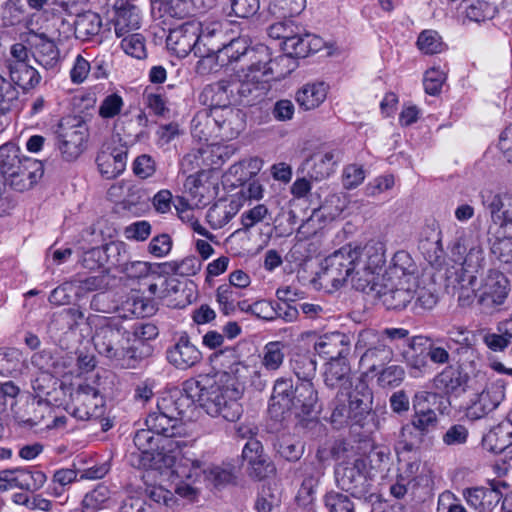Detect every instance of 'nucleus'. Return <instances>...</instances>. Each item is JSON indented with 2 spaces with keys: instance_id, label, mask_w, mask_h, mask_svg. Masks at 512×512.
Listing matches in <instances>:
<instances>
[{
  "instance_id": "f257e3e1",
  "label": "nucleus",
  "mask_w": 512,
  "mask_h": 512,
  "mask_svg": "<svg viewBox=\"0 0 512 512\" xmlns=\"http://www.w3.org/2000/svg\"><path fill=\"white\" fill-rule=\"evenodd\" d=\"M166 393L157 401L156 410L150 412L145 420V425L151 428L157 436H161L162 442L167 443V452L174 453L181 451L187 446L183 439L185 427L182 423V416L185 414L183 407L186 406V399L177 402Z\"/></svg>"
},
{
  "instance_id": "f03ea898",
  "label": "nucleus",
  "mask_w": 512,
  "mask_h": 512,
  "mask_svg": "<svg viewBox=\"0 0 512 512\" xmlns=\"http://www.w3.org/2000/svg\"><path fill=\"white\" fill-rule=\"evenodd\" d=\"M288 60L287 56H278L274 60L271 59L269 64L248 66L242 78L230 82L234 104L253 106L260 102L269 90L270 79H278L292 71L278 70V67L285 65Z\"/></svg>"
},
{
  "instance_id": "7ed1b4c3",
  "label": "nucleus",
  "mask_w": 512,
  "mask_h": 512,
  "mask_svg": "<svg viewBox=\"0 0 512 512\" xmlns=\"http://www.w3.org/2000/svg\"><path fill=\"white\" fill-rule=\"evenodd\" d=\"M331 409L330 421L335 428L363 426L373 409V392L364 380L357 378L351 391L337 392Z\"/></svg>"
},
{
  "instance_id": "20e7f679",
  "label": "nucleus",
  "mask_w": 512,
  "mask_h": 512,
  "mask_svg": "<svg viewBox=\"0 0 512 512\" xmlns=\"http://www.w3.org/2000/svg\"><path fill=\"white\" fill-rule=\"evenodd\" d=\"M86 322L94 328L92 341L100 355L110 361L124 355V345L129 344L131 331L125 326L123 318L89 315Z\"/></svg>"
},
{
  "instance_id": "39448f33",
  "label": "nucleus",
  "mask_w": 512,
  "mask_h": 512,
  "mask_svg": "<svg viewBox=\"0 0 512 512\" xmlns=\"http://www.w3.org/2000/svg\"><path fill=\"white\" fill-rule=\"evenodd\" d=\"M456 365H447L441 372L437 373L432 386L437 397L440 395L458 398L468 390H477L488 381L486 372L478 369L477 361L470 364L471 371H466L462 358H458Z\"/></svg>"
},
{
  "instance_id": "423d86ee",
  "label": "nucleus",
  "mask_w": 512,
  "mask_h": 512,
  "mask_svg": "<svg viewBox=\"0 0 512 512\" xmlns=\"http://www.w3.org/2000/svg\"><path fill=\"white\" fill-rule=\"evenodd\" d=\"M360 260L359 249L351 244L345 245L328 255L321 263L319 278L327 285L339 289L353 275L360 274L358 262Z\"/></svg>"
},
{
  "instance_id": "0eeeda50",
  "label": "nucleus",
  "mask_w": 512,
  "mask_h": 512,
  "mask_svg": "<svg viewBox=\"0 0 512 512\" xmlns=\"http://www.w3.org/2000/svg\"><path fill=\"white\" fill-rule=\"evenodd\" d=\"M365 470V461L360 457L339 463L335 468L337 486L355 498L371 501L374 496L371 492L372 483Z\"/></svg>"
},
{
  "instance_id": "6e6552de",
  "label": "nucleus",
  "mask_w": 512,
  "mask_h": 512,
  "mask_svg": "<svg viewBox=\"0 0 512 512\" xmlns=\"http://www.w3.org/2000/svg\"><path fill=\"white\" fill-rule=\"evenodd\" d=\"M203 121L206 126L214 125L218 129L219 136L225 139L236 138L246 125L245 114L233 106L204 109L198 112L193 119L196 131Z\"/></svg>"
},
{
  "instance_id": "1a4fd4ad",
  "label": "nucleus",
  "mask_w": 512,
  "mask_h": 512,
  "mask_svg": "<svg viewBox=\"0 0 512 512\" xmlns=\"http://www.w3.org/2000/svg\"><path fill=\"white\" fill-rule=\"evenodd\" d=\"M155 432L151 428L138 430L133 438L136 451L131 452L128 461L131 466L138 469H153L162 461L167 443L162 439L155 437Z\"/></svg>"
},
{
  "instance_id": "9d476101",
  "label": "nucleus",
  "mask_w": 512,
  "mask_h": 512,
  "mask_svg": "<svg viewBox=\"0 0 512 512\" xmlns=\"http://www.w3.org/2000/svg\"><path fill=\"white\" fill-rule=\"evenodd\" d=\"M510 292L506 275L496 269H489L478 286V307L486 314L501 310Z\"/></svg>"
},
{
  "instance_id": "9b49d317",
  "label": "nucleus",
  "mask_w": 512,
  "mask_h": 512,
  "mask_svg": "<svg viewBox=\"0 0 512 512\" xmlns=\"http://www.w3.org/2000/svg\"><path fill=\"white\" fill-rule=\"evenodd\" d=\"M57 147L65 161L76 160L84 151L88 127L80 117L63 118L56 130Z\"/></svg>"
},
{
  "instance_id": "f8f14e48",
  "label": "nucleus",
  "mask_w": 512,
  "mask_h": 512,
  "mask_svg": "<svg viewBox=\"0 0 512 512\" xmlns=\"http://www.w3.org/2000/svg\"><path fill=\"white\" fill-rule=\"evenodd\" d=\"M242 391L235 387L212 385L210 395L205 399L203 409L212 417H222L229 422L237 421L243 413L239 399Z\"/></svg>"
},
{
  "instance_id": "ddd939ff",
  "label": "nucleus",
  "mask_w": 512,
  "mask_h": 512,
  "mask_svg": "<svg viewBox=\"0 0 512 512\" xmlns=\"http://www.w3.org/2000/svg\"><path fill=\"white\" fill-rule=\"evenodd\" d=\"M215 56L218 65L221 67L228 66L245 57L250 61L248 66L269 64L271 62L267 46L250 47L245 37H227L224 45L220 47Z\"/></svg>"
},
{
  "instance_id": "4468645a",
  "label": "nucleus",
  "mask_w": 512,
  "mask_h": 512,
  "mask_svg": "<svg viewBox=\"0 0 512 512\" xmlns=\"http://www.w3.org/2000/svg\"><path fill=\"white\" fill-rule=\"evenodd\" d=\"M68 410L78 420H97L104 415V399L97 388L89 384H80L71 393Z\"/></svg>"
},
{
  "instance_id": "2eb2a0df",
  "label": "nucleus",
  "mask_w": 512,
  "mask_h": 512,
  "mask_svg": "<svg viewBox=\"0 0 512 512\" xmlns=\"http://www.w3.org/2000/svg\"><path fill=\"white\" fill-rule=\"evenodd\" d=\"M445 288L447 293L457 297L460 307L478 305L477 277L465 267H453L446 272Z\"/></svg>"
},
{
  "instance_id": "dca6fc26",
  "label": "nucleus",
  "mask_w": 512,
  "mask_h": 512,
  "mask_svg": "<svg viewBox=\"0 0 512 512\" xmlns=\"http://www.w3.org/2000/svg\"><path fill=\"white\" fill-rule=\"evenodd\" d=\"M480 388L466 407L465 414L470 420H479L494 411L504 400L506 382L504 379H497L490 385L487 382Z\"/></svg>"
},
{
  "instance_id": "f3484780",
  "label": "nucleus",
  "mask_w": 512,
  "mask_h": 512,
  "mask_svg": "<svg viewBox=\"0 0 512 512\" xmlns=\"http://www.w3.org/2000/svg\"><path fill=\"white\" fill-rule=\"evenodd\" d=\"M201 33V22L197 20L186 21L174 28L169 29L166 38L168 49L178 57L184 58L193 52L196 56V46Z\"/></svg>"
},
{
  "instance_id": "a211bd4d",
  "label": "nucleus",
  "mask_w": 512,
  "mask_h": 512,
  "mask_svg": "<svg viewBox=\"0 0 512 512\" xmlns=\"http://www.w3.org/2000/svg\"><path fill=\"white\" fill-rule=\"evenodd\" d=\"M436 399V393L420 391L414 395L412 400L414 413L410 421L427 440L430 438V434L436 431L439 424L436 412L430 407V403L435 402Z\"/></svg>"
},
{
  "instance_id": "6ab92c4d",
  "label": "nucleus",
  "mask_w": 512,
  "mask_h": 512,
  "mask_svg": "<svg viewBox=\"0 0 512 512\" xmlns=\"http://www.w3.org/2000/svg\"><path fill=\"white\" fill-rule=\"evenodd\" d=\"M482 205L489 210L492 222L504 233H512V195L494 193L490 190L480 192Z\"/></svg>"
},
{
  "instance_id": "aec40b11",
  "label": "nucleus",
  "mask_w": 512,
  "mask_h": 512,
  "mask_svg": "<svg viewBox=\"0 0 512 512\" xmlns=\"http://www.w3.org/2000/svg\"><path fill=\"white\" fill-rule=\"evenodd\" d=\"M377 289L376 297L388 310L401 311L415 298L416 292L410 283L385 280Z\"/></svg>"
},
{
  "instance_id": "412c9836",
  "label": "nucleus",
  "mask_w": 512,
  "mask_h": 512,
  "mask_svg": "<svg viewBox=\"0 0 512 512\" xmlns=\"http://www.w3.org/2000/svg\"><path fill=\"white\" fill-rule=\"evenodd\" d=\"M215 384L208 376L200 375L197 378H190L184 381L182 389L176 388L166 394L172 399L177 398V402H180L181 399H186L188 403L183 407V411L186 413L195 402L199 403L203 408L205 399L209 397L212 385Z\"/></svg>"
},
{
  "instance_id": "4be33fe9",
  "label": "nucleus",
  "mask_w": 512,
  "mask_h": 512,
  "mask_svg": "<svg viewBox=\"0 0 512 512\" xmlns=\"http://www.w3.org/2000/svg\"><path fill=\"white\" fill-rule=\"evenodd\" d=\"M242 458L247 462L248 475L253 479L262 480L275 472L274 464L257 439L247 441L242 450Z\"/></svg>"
},
{
  "instance_id": "5701e85b",
  "label": "nucleus",
  "mask_w": 512,
  "mask_h": 512,
  "mask_svg": "<svg viewBox=\"0 0 512 512\" xmlns=\"http://www.w3.org/2000/svg\"><path fill=\"white\" fill-rule=\"evenodd\" d=\"M166 358L175 368L187 370L202 360V353L191 342L189 335L186 332H182L174 345L167 349Z\"/></svg>"
},
{
  "instance_id": "b1692460",
  "label": "nucleus",
  "mask_w": 512,
  "mask_h": 512,
  "mask_svg": "<svg viewBox=\"0 0 512 512\" xmlns=\"http://www.w3.org/2000/svg\"><path fill=\"white\" fill-rule=\"evenodd\" d=\"M228 30L221 22H201V33L196 46V57L207 58L215 55L227 40Z\"/></svg>"
},
{
  "instance_id": "393cba45",
  "label": "nucleus",
  "mask_w": 512,
  "mask_h": 512,
  "mask_svg": "<svg viewBox=\"0 0 512 512\" xmlns=\"http://www.w3.org/2000/svg\"><path fill=\"white\" fill-rule=\"evenodd\" d=\"M430 339L425 336H414L408 340V345L401 352L410 374L417 377L429 368L427 344Z\"/></svg>"
},
{
  "instance_id": "a878e982",
  "label": "nucleus",
  "mask_w": 512,
  "mask_h": 512,
  "mask_svg": "<svg viewBox=\"0 0 512 512\" xmlns=\"http://www.w3.org/2000/svg\"><path fill=\"white\" fill-rule=\"evenodd\" d=\"M323 378L328 388L338 389V392L351 391L356 383V380L353 381L351 366L347 358L328 361L325 364Z\"/></svg>"
},
{
  "instance_id": "bb28decb",
  "label": "nucleus",
  "mask_w": 512,
  "mask_h": 512,
  "mask_svg": "<svg viewBox=\"0 0 512 512\" xmlns=\"http://www.w3.org/2000/svg\"><path fill=\"white\" fill-rule=\"evenodd\" d=\"M111 23L114 26L116 36L119 38L134 33L141 26L140 10L129 2L121 1L119 3L117 1L114 5Z\"/></svg>"
},
{
  "instance_id": "cd10ccee",
  "label": "nucleus",
  "mask_w": 512,
  "mask_h": 512,
  "mask_svg": "<svg viewBox=\"0 0 512 512\" xmlns=\"http://www.w3.org/2000/svg\"><path fill=\"white\" fill-rule=\"evenodd\" d=\"M443 342L446 347L452 351L453 358H462L466 356L469 364H474L479 361V358L473 348L470 338V332L466 327L453 326L447 331L446 340H437Z\"/></svg>"
},
{
  "instance_id": "c85d7f7f",
  "label": "nucleus",
  "mask_w": 512,
  "mask_h": 512,
  "mask_svg": "<svg viewBox=\"0 0 512 512\" xmlns=\"http://www.w3.org/2000/svg\"><path fill=\"white\" fill-rule=\"evenodd\" d=\"M16 173L10 175L7 184L16 191H24L33 187L43 176L44 169L41 161L23 158Z\"/></svg>"
},
{
  "instance_id": "c756f323",
  "label": "nucleus",
  "mask_w": 512,
  "mask_h": 512,
  "mask_svg": "<svg viewBox=\"0 0 512 512\" xmlns=\"http://www.w3.org/2000/svg\"><path fill=\"white\" fill-rule=\"evenodd\" d=\"M285 27L282 23L274 24L270 27V36L283 39L285 54L290 62L292 58H305L309 55L311 48L310 34L288 35L284 33Z\"/></svg>"
},
{
  "instance_id": "7c9ffc66",
  "label": "nucleus",
  "mask_w": 512,
  "mask_h": 512,
  "mask_svg": "<svg viewBox=\"0 0 512 512\" xmlns=\"http://www.w3.org/2000/svg\"><path fill=\"white\" fill-rule=\"evenodd\" d=\"M314 350L318 355L329 358V361L344 359L350 353V339L341 332L325 334L314 343Z\"/></svg>"
},
{
  "instance_id": "2f4dec72",
  "label": "nucleus",
  "mask_w": 512,
  "mask_h": 512,
  "mask_svg": "<svg viewBox=\"0 0 512 512\" xmlns=\"http://www.w3.org/2000/svg\"><path fill=\"white\" fill-rule=\"evenodd\" d=\"M295 383L291 378H279L275 381L270 399L269 411L276 417L285 412L295 411Z\"/></svg>"
},
{
  "instance_id": "473e14b6",
  "label": "nucleus",
  "mask_w": 512,
  "mask_h": 512,
  "mask_svg": "<svg viewBox=\"0 0 512 512\" xmlns=\"http://www.w3.org/2000/svg\"><path fill=\"white\" fill-rule=\"evenodd\" d=\"M467 505L478 512H491L500 501V492L487 487H469L462 490Z\"/></svg>"
},
{
  "instance_id": "72a5a7b5",
  "label": "nucleus",
  "mask_w": 512,
  "mask_h": 512,
  "mask_svg": "<svg viewBox=\"0 0 512 512\" xmlns=\"http://www.w3.org/2000/svg\"><path fill=\"white\" fill-rule=\"evenodd\" d=\"M338 161L339 152L337 151L317 153L305 161L303 169L307 170L310 179L321 181L333 173L334 166Z\"/></svg>"
},
{
  "instance_id": "f704fd0d",
  "label": "nucleus",
  "mask_w": 512,
  "mask_h": 512,
  "mask_svg": "<svg viewBox=\"0 0 512 512\" xmlns=\"http://www.w3.org/2000/svg\"><path fill=\"white\" fill-rule=\"evenodd\" d=\"M417 272L418 267L411 255L407 251L400 250L394 254L383 279L410 283V279L414 278Z\"/></svg>"
},
{
  "instance_id": "c9c22d12",
  "label": "nucleus",
  "mask_w": 512,
  "mask_h": 512,
  "mask_svg": "<svg viewBox=\"0 0 512 512\" xmlns=\"http://www.w3.org/2000/svg\"><path fill=\"white\" fill-rule=\"evenodd\" d=\"M200 99L203 104L209 107L208 109L226 108L235 105L231 94L230 81L226 80L207 85L200 94Z\"/></svg>"
},
{
  "instance_id": "e433bc0d",
  "label": "nucleus",
  "mask_w": 512,
  "mask_h": 512,
  "mask_svg": "<svg viewBox=\"0 0 512 512\" xmlns=\"http://www.w3.org/2000/svg\"><path fill=\"white\" fill-rule=\"evenodd\" d=\"M127 149L115 148L112 152L101 151L96 157L99 172L106 179L119 176L126 167Z\"/></svg>"
},
{
  "instance_id": "4c0bfd02",
  "label": "nucleus",
  "mask_w": 512,
  "mask_h": 512,
  "mask_svg": "<svg viewBox=\"0 0 512 512\" xmlns=\"http://www.w3.org/2000/svg\"><path fill=\"white\" fill-rule=\"evenodd\" d=\"M295 414L309 416L317 409L318 393L312 381H297L294 387Z\"/></svg>"
},
{
  "instance_id": "58836bf2",
  "label": "nucleus",
  "mask_w": 512,
  "mask_h": 512,
  "mask_svg": "<svg viewBox=\"0 0 512 512\" xmlns=\"http://www.w3.org/2000/svg\"><path fill=\"white\" fill-rule=\"evenodd\" d=\"M393 350L389 347L385 340L376 347L364 351L360 356V365L367 368L368 373H374L385 367L393 360Z\"/></svg>"
},
{
  "instance_id": "ea45409f",
  "label": "nucleus",
  "mask_w": 512,
  "mask_h": 512,
  "mask_svg": "<svg viewBox=\"0 0 512 512\" xmlns=\"http://www.w3.org/2000/svg\"><path fill=\"white\" fill-rule=\"evenodd\" d=\"M360 260L358 268L369 270L377 275L386 263L385 248L382 243L367 244L363 248L358 247Z\"/></svg>"
},
{
  "instance_id": "a19ab883",
  "label": "nucleus",
  "mask_w": 512,
  "mask_h": 512,
  "mask_svg": "<svg viewBox=\"0 0 512 512\" xmlns=\"http://www.w3.org/2000/svg\"><path fill=\"white\" fill-rule=\"evenodd\" d=\"M23 158L20 156V149L15 144L8 142L0 146V182L2 183L1 192L5 191L7 179L19 169V164Z\"/></svg>"
},
{
  "instance_id": "79ce46f5",
  "label": "nucleus",
  "mask_w": 512,
  "mask_h": 512,
  "mask_svg": "<svg viewBox=\"0 0 512 512\" xmlns=\"http://www.w3.org/2000/svg\"><path fill=\"white\" fill-rule=\"evenodd\" d=\"M239 209L240 203L237 200H219L208 209L206 219L213 229H220L238 213Z\"/></svg>"
},
{
  "instance_id": "37998d69",
  "label": "nucleus",
  "mask_w": 512,
  "mask_h": 512,
  "mask_svg": "<svg viewBox=\"0 0 512 512\" xmlns=\"http://www.w3.org/2000/svg\"><path fill=\"white\" fill-rule=\"evenodd\" d=\"M451 255L454 262L461 264L460 267H471L483 260V249L480 245L468 247L465 238L458 237L451 247Z\"/></svg>"
},
{
  "instance_id": "c03bdc74",
  "label": "nucleus",
  "mask_w": 512,
  "mask_h": 512,
  "mask_svg": "<svg viewBox=\"0 0 512 512\" xmlns=\"http://www.w3.org/2000/svg\"><path fill=\"white\" fill-rule=\"evenodd\" d=\"M10 81L23 89L33 88L40 82L38 71L26 61H13L9 64Z\"/></svg>"
},
{
  "instance_id": "a18cd8bd",
  "label": "nucleus",
  "mask_w": 512,
  "mask_h": 512,
  "mask_svg": "<svg viewBox=\"0 0 512 512\" xmlns=\"http://www.w3.org/2000/svg\"><path fill=\"white\" fill-rule=\"evenodd\" d=\"M427 439L411 423L404 424L399 432L398 440L395 444V451L398 457L403 453L416 452Z\"/></svg>"
},
{
  "instance_id": "49530a36",
  "label": "nucleus",
  "mask_w": 512,
  "mask_h": 512,
  "mask_svg": "<svg viewBox=\"0 0 512 512\" xmlns=\"http://www.w3.org/2000/svg\"><path fill=\"white\" fill-rule=\"evenodd\" d=\"M327 96V86L323 82L308 83L296 93V101L304 110H312L320 106Z\"/></svg>"
},
{
  "instance_id": "de8ad7c7",
  "label": "nucleus",
  "mask_w": 512,
  "mask_h": 512,
  "mask_svg": "<svg viewBox=\"0 0 512 512\" xmlns=\"http://www.w3.org/2000/svg\"><path fill=\"white\" fill-rule=\"evenodd\" d=\"M115 504L116 501L110 489L103 484H99L84 496L82 509L84 512H97L113 507Z\"/></svg>"
},
{
  "instance_id": "09e8293b",
  "label": "nucleus",
  "mask_w": 512,
  "mask_h": 512,
  "mask_svg": "<svg viewBox=\"0 0 512 512\" xmlns=\"http://www.w3.org/2000/svg\"><path fill=\"white\" fill-rule=\"evenodd\" d=\"M74 26L76 38L87 41L99 34L102 27V19L99 14L86 11L76 16Z\"/></svg>"
},
{
  "instance_id": "8fccbe9b",
  "label": "nucleus",
  "mask_w": 512,
  "mask_h": 512,
  "mask_svg": "<svg viewBox=\"0 0 512 512\" xmlns=\"http://www.w3.org/2000/svg\"><path fill=\"white\" fill-rule=\"evenodd\" d=\"M33 56L37 63L46 69L55 67L59 62V50L56 44L45 35L37 38L34 44Z\"/></svg>"
},
{
  "instance_id": "3c124183",
  "label": "nucleus",
  "mask_w": 512,
  "mask_h": 512,
  "mask_svg": "<svg viewBox=\"0 0 512 512\" xmlns=\"http://www.w3.org/2000/svg\"><path fill=\"white\" fill-rule=\"evenodd\" d=\"M304 479L299 488L297 497L303 501L311 502L315 489L323 476V470L314 462L304 464Z\"/></svg>"
},
{
  "instance_id": "603ef678",
  "label": "nucleus",
  "mask_w": 512,
  "mask_h": 512,
  "mask_svg": "<svg viewBox=\"0 0 512 512\" xmlns=\"http://www.w3.org/2000/svg\"><path fill=\"white\" fill-rule=\"evenodd\" d=\"M20 92L18 88L0 74V111L11 113L20 109Z\"/></svg>"
},
{
  "instance_id": "864d4df0",
  "label": "nucleus",
  "mask_w": 512,
  "mask_h": 512,
  "mask_svg": "<svg viewBox=\"0 0 512 512\" xmlns=\"http://www.w3.org/2000/svg\"><path fill=\"white\" fill-rule=\"evenodd\" d=\"M419 249L431 266L439 267L445 260L440 232H433L431 238L421 239Z\"/></svg>"
},
{
  "instance_id": "5fc2aeb1",
  "label": "nucleus",
  "mask_w": 512,
  "mask_h": 512,
  "mask_svg": "<svg viewBox=\"0 0 512 512\" xmlns=\"http://www.w3.org/2000/svg\"><path fill=\"white\" fill-rule=\"evenodd\" d=\"M297 381H312L316 375V361L309 354L297 353L290 360Z\"/></svg>"
},
{
  "instance_id": "6e6d98bb",
  "label": "nucleus",
  "mask_w": 512,
  "mask_h": 512,
  "mask_svg": "<svg viewBox=\"0 0 512 512\" xmlns=\"http://www.w3.org/2000/svg\"><path fill=\"white\" fill-rule=\"evenodd\" d=\"M465 12L468 19L475 22H482L492 19L497 9L485 0H463Z\"/></svg>"
},
{
  "instance_id": "4d7b16f0",
  "label": "nucleus",
  "mask_w": 512,
  "mask_h": 512,
  "mask_svg": "<svg viewBox=\"0 0 512 512\" xmlns=\"http://www.w3.org/2000/svg\"><path fill=\"white\" fill-rule=\"evenodd\" d=\"M216 301L220 310L224 315H231L236 310V303L239 300L241 293L239 289L224 283L216 289Z\"/></svg>"
},
{
  "instance_id": "13d9d810",
  "label": "nucleus",
  "mask_w": 512,
  "mask_h": 512,
  "mask_svg": "<svg viewBox=\"0 0 512 512\" xmlns=\"http://www.w3.org/2000/svg\"><path fill=\"white\" fill-rule=\"evenodd\" d=\"M287 345L281 341L268 342L263 348V366L270 371L278 370L284 361Z\"/></svg>"
},
{
  "instance_id": "bf43d9fd",
  "label": "nucleus",
  "mask_w": 512,
  "mask_h": 512,
  "mask_svg": "<svg viewBox=\"0 0 512 512\" xmlns=\"http://www.w3.org/2000/svg\"><path fill=\"white\" fill-rule=\"evenodd\" d=\"M17 470L19 489L34 492L42 488L47 480L46 474L36 468H17Z\"/></svg>"
},
{
  "instance_id": "052dcab7",
  "label": "nucleus",
  "mask_w": 512,
  "mask_h": 512,
  "mask_svg": "<svg viewBox=\"0 0 512 512\" xmlns=\"http://www.w3.org/2000/svg\"><path fill=\"white\" fill-rule=\"evenodd\" d=\"M418 49L427 55L441 53L445 50L446 45L440 34L435 30H423L417 38Z\"/></svg>"
},
{
  "instance_id": "680f3d73",
  "label": "nucleus",
  "mask_w": 512,
  "mask_h": 512,
  "mask_svg": "<svg viewBox=\"0 0 512 512\" xmlns=\"http://www.w3.org/2000/svg\"><path fill=\"white\" fill-rule=\"evenodd\" d=\"M49 411L50 408L47 403H43L41 400H33L30 404L27 405L26 412L30 414L34 413L33 416H25V415H17L16 421L21 427L25 428H34L43 424L44 422V412Z\"/></svg>"
},
{
  "instance_id": "e2e57ef3",
  "label": "nucleus",
  "mask_w": 512,
  "mask_h": 512,
  "mask_svg": "<svg viewBox=\"0 0 512 512\" xmlns=\"http://www.w3.org/2000/svg\"><path fill=\"white\" fill-rule=\"evenodd\" d=\"M491 254L500 263L505 265L512 264V233L502 232V236L496 237L491 243Z\"/></svg>"
},
{
  "instance_id": "0e129e2a",
  "label": "nucleus",
  "mask_w": 512,
  "mask_h": 512,
  "mask_svg": "<svg viewBox=\"0 0 512 512\" xmlns=\"http://www.w3.org/2000/svg\"><path fill=\"white\" fill-rule=\"evenodd\" d=\"M377 384L382 388H394L399 386L405 377L403 367L390 365L377 371Z\"/></svg>"
},
{
  "instance_id": "69168bd1",
  "label": "nucleus",
  "mask_w": 512,
  "mask_h": 512,
  "mask_svg": "<svg viewBox=\"0 0 512 512\" xmlns=\"http://www.w3.org/2000/svg\"><path fill=\"white\" fill-rule=\"evenodd\" d=\"M122 50L131 57L144 59L147 56L145 38L140 33H130L122 36Z\"/></svg>"
},
{
  "instance_id": "338daca9",
  "label": "nucleus",
  "mask_w": 512,
  "mask_h": 512,
  "mask_svg": "<svg viewBox=\"0 0 512 512\" xmlns=\"http://www.w3.org/2000/svg\"><path fill=\"white\" fill-rule=\"evenodd\" d=\"M324 504L329 512H355L349 496L341 492H327L324 496Z\"/></svg>"
},
{
  "instance_id": "774afa93",
  "label": "nucleus",
  "mask_w": 512,
  "mask_h": 512,
  "mask_svg": "<svg viewBox=\"0 0 512 512\" xmlns=\"http://www.w3.org/2000/svg\"><path fill=\"white\" fill-rule=\"evenodd\" d=\"M469 439V430L463 424H453L442 434V442L447 447H460L466 445Z\"/></svg>"
}]
</instances>
